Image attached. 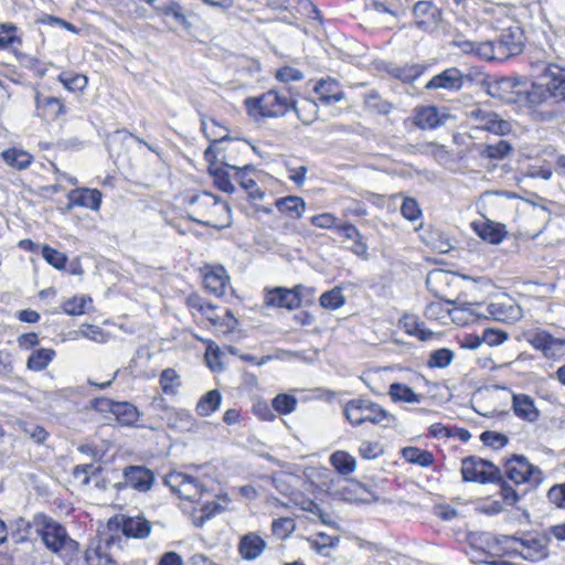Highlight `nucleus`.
I'll list each match as a JSON object with an SVG mask.
<instances>
[{
  "instance_id": "9b49d317",
  "label": "nucleus",
  "mask_w": 565,
  "mask_h": 565,
  "mask_svg": "<svg viewBox=\"0 0 565 565\" xmlns=\"http://www.w3.org/2000/svg\"><path fill=\"white\" fill-rule=\"evenodd\" d=\"M523 337L535 350L541 351L546 359L555 360L562 355L565 340L555 338L545 330H527L523 332Z\"/></svg>"
},
{
  "instance_id": "393cba45",
  "label": "nucleus",
  "mask_w": 565,
  "mask_h": 565,
  "mask_svg": "<svg viewBox=\"0 0 565 565\" xmlns=\"http://www.w3.org/2000/svg\"><path fill=\"white\" fill-rule=\"evenodd\" d=\"M70 206L77 205L98 211L102 203V193L96 189H77L68 194Z\"/></svg>"
},
{
  "instance_id": "4d7b16f0",
  "label": "nucleus",
  "mask_w": 565,
  "mask_h": 565,
  "mask_svg": "<svg viewBox=\"0 0 565 565\" xmlns=\"http://www.w3.org/2000/svg\"><path fill=\"white\" fill-rule=\"evenodd\" d=\"M296 524L291 518H279L271 524L274 535L279 539L288 537L295 530Z\"/></svg>"
},
{
  "instance_id": "4c0bfd02",
  "label": "nucleus",
  "mask_w": 565,
  "mask_h": 565,
  "mask_svg": "<svg viewBox=\"0 0 565 565\" xmlns=\"http://www.w3.org/2000/svg\"><path fill=\"white\" fill-rule=\"evenodd\" d=\"M209 172L214 179V184L218 190L225 193H233L235 186L231 181V174L226 170V167H217L216 164L209 163Z\"/></svg>"
},
{
  "instance_id": "f704fd0d",
  "label": "nucleus",
  "mask_w": 565,
  "mask_h": 565,
  "mask_svg": "<svg viewBox=\"0 0 565 565\" xmlns=\"http://www.w3.org/2000/svg\"><path fill=\"white\" fill-rule=\"evenodd\" d=\"M1 156L8 166L18 170L26 169L33 159L29 152L15 148L4 150Z\"/></svg>"
},
{
  "instance_id": "9d476101",
  "label": "nucleus",
  "mask_w": 565,
  "mask_h": 565,
  "mask_svg": "<svg viewBox=\"0 0 565 565\" xmlns=\"http://www.w3.org/2000/svg\"><path fill=\"white\" fill-rule=\"evenodd\" d=\"M505 475L515 484H539L543 480V472L533 466L525 457L515 456L505 463Z\"/></svg>"
},
{
  "instance_id": "338daca9",
  "label": "nucleus",
  "mask_w": 565,
  "mask_h": 565,
  "mask_svg": "<svg viewBox=\"0 0 565 565\" xmlns=\"http://www.w3.org/2000/svg\"><path fill=\"white\" fill-rule=\"evenodd\" d=\"M253 413L262 420H273L276 417L270 406L263 399L254 403Z\"/></svg>"
},
{
  "instance_id": "052dcab7",
  "label": "nucleus",
  "mask_w": 565,
  "mask_h": 565,
  "mask_svg": "<svg viewBox=\"0 0 565 565\" xmlns=\"http://www.w3.org/2000/svg\"><path fill=\"white\" fill-rule=\"evenodd\" d=\"M509 339V333L500 330L488 328L483 330L482 340L490 347L500 345Z\"/></svg>"
},
{
  "instance_id": "09e8293b",
  "label": "nucleus",
  "mask_w": 565,
  "mask_h": 565,
  "mask_svg": "<svg viewBox=\"0 0 565 565\" xmlns=\"http://www.w3.org/2000/svg\"><path fill=\"white\" fill-rule=\"evenodd\" d=\"M180 379L173 369H166L160 375V386L163 393L174 395L180 386Z\"/></svg>"
},
{
  "instance_id": "774afa93",
  "label": "nucleus",
  "mask_w": 565,
  "mask_h": 565,
  "mask_svg": "<svg viewBox=\"0 0 565 565\" xmlns=\"http://www.w3.org/2000/svg\"><path fill=\"white\" fill-rule=\"evenodd\" d=\"M547 498L556 507L565 509V484L552 487L547 492Z\"/></svg>"
},
{
  "instance_id": "423d86ee",
  "label": "nucleus",
  "mask_w": 565,
  "mask_h": 565,
  "mask_svg": "<svg viewBox=\"0 0 565 565\" xmlns=\"http://www.w3.org/2000/svg\"><path fill=\"white\" fill-rule=\"evenodd\" d=\"M214 143L210 145L204 152L205 160L209 163L216 164V162H221L222 166L233 171L242 167L238 156L242 151L247 150L245 145L226 139V136H222L218 139L215 138Z\"/></svg>"
},
{
  "instance_id": "69168bd1",
  "label": "nucleus",
  "mask_w": 565,
  "mask_h": 565,
  "mask_svg": "<svg viewBox=\"0 0 565 565\" xmlns=\"http://www.w3.org/2000/svg\"><path fill=\"white\" fill-rule=\"evenodd\" d=\"M209 321H211L214 326H217V322L221 321V315L216 312L217 307L211 302H202L194 306Z\"/></svg>"
},
{
  "instance_id": "0e129e2a",
  "label": "nucleus",
  "mask_w": 565,
  "mask_h": 565,
  "mask_svg": "<svg viewBox=\"0 0 565 565\" xmlns=\"http://www.w3.org/2000/svg\"><path fill=\"white\" fill-rule=\"evenodd\" d=\"M276 78L282 83L297 82L303 78V74L297 68L285 66L277 71Z\"/></svg>"
},
{
  "instance_id": "603ef678",
  "label": "nucleus",
  "mask_w": 565,
  "mask_h": 565,
  "mask_svg": "<svg viewBox=\"0 0 565 565\" xmlns=\"http://www.w3.org/2000/svg\"><path fill=\"white\" fill-rule=\"evenodd\" d=\"M273 486L284 495L291 497L294 495V486L292 481L296 479L292 475H287L284 472L277 473L271 478Z\"/></svg>"
},
{
  "instance_id": "2f4dec72",
  "label": "nucleus",
  "mask_w": 565,
  "mask_h": 565,
  "mask_svg": "<svg viewBox=\"0 0 565 565\" xmlns=\"http://www.w3.org/2000/svg\"><path fill=\"white\" fill-rule=\"evenodd\" d=\"M168 426L179 431H191L195 420L185 409H173L167 414Z\"/></svg>"
},
{
  "instance_id": "4be33fe9",
  "label": "nucleus",
  "mask_w": 565,
  "mask_h": 565,
  "mask_svg": "<svg viewBox=\"0 0 565 565\" xmlns=\"http://www.w3.org/2000/svg\"><path fill=\"white\" fill-rule=\"evenodd\" d=\"M512 409L515 416L529 423H535L541 415L534 399L530 395L521 393L512 395Z\"/></svg>"
},
{
  "instance_id": "473e14b6",
  "label": "nucleus",
  "mask_w": 565,
  "mask_h": 565,
  "mask_svg": "<svg viewBox=\"0 0 565 565\" xmlns=\"http://www.w3.org/2000/svg\"><path fill=\"white\" fill-rule=\"evenodd\" d=\"M114 415L116 416L117 420L125 426H139L137 422L140 417V413L137 407L128 402L116 403Z\"/></svg>"
},
{
  "instance_id": "f8f14e48",
  "label": "nucleus",
  "mask_w": 565,
  "mask_h": 565,
  "mask_svg": "<svg viewBox=\"0 0 565 565\" xmlns=\"http://www.w3.org/2000/svg\"><path fill=\"white\" fill-rule=\"evenodd\" d=\"M543 79L551 107L559 103H565V70L556 65H548L545 68Z\"/></svg>"
},
{
  "instance_id": "c85d7f7f",
  "label": "nucleus",
  "mask_w": 565,
  "mask_h": 565,
  "mask_svg": "<svg viewBox=\"0 0 565 565\" xmlns=\"http://www.w3.org/2000/svg\"><path fill=\"white\" fill-rule=\"evenodd\" d=\"M454 303V301H433L426 306L425 316L430 320H437L443 323H446L447 318H451L452 321H456V315L460 311L457 308H450Z\"/></svg>"
},
{
  "instance_id": "49530a36",
  "label": "nucleus",
  "mask_w": 565,
  "mask_h": 565,
  "mask_svg": "<svg viewBox=\"0 0 565 565\" xmlns=\"http://www.w3.org/2000/svg\"><path fill=\"white\" fill-rule=\"evenodd\" d=\"M297 406V398L290 394H278L271 402V407L281 415L292 413Z\"/></svg>"
},
{
  "instance_id": "bb28decb",
  "label": "nucleus",
  "mask_w": 565,
  "mask_h": 565,
  "mask_svg": "<svg viewBox=\"0 0 565 565\" xmlns=\"http://www.w3.org/2000/svg\"><path fill=\"white\" fill-rule=\"evenodd\" d=\"M494 41L497 47L502 52L500 53V61L521 52V36L510 29L503 30L500 36Z\"/></svg>"
},
{
  "instance_id": "7c9ffc66",
  "label": "nucleus",
  "mask_w": 565,
  "mask_h": 565,
  "mask_svg": "<svg viewBox=\"0 0 565 565\" xmlns=\"http://www.w3.org/2000/svg\"><path fill=\"white\" fill-rule=\"evenodd\" d=\"M275 206L280 213L291 218H300L303 215L307 205L302 198L297 195H287L277 199Z\"/></svg>"
},
{
  "instance_id": "e433bc0d",
  "label": "nucleus",
  "mask_w": 565,
  "mask_h": 565,
  "mask_svg": "<svg viewBox=\"0 0 565 565\" xmlns=\"http://www.w3.org/2000/svg\"><path fill=\"white\" fill-rule=\"evenodd\" d=\"M333 468L341 475H351L356 468V460L353 456L345 451L338 450L330 457Z\"/></svg>"
},
{
  "instance_id": "c03bdc74",
  "label": "nucleus",
  "mask_w": 565,
  "mask_h": 565,
  "mask_svg": "<svg viewBox=\"0 0 565 565\" xmlns=\"http://www.w3.org/2000/svg\"><path fill=\"white\" fill-rule=\"evenodd\" d=\"M58 81L70 92L83 90L88 83L87 77L85 75L74 74L71 72H62L58 75Z\"/></svg>"
},
{
  "instance_id": "dca6fc26",
  "label": "nucleus",
  "mask_w": 565,
  "mask_h": 565,
  "mask_svg": "<svg viewBox=\"0 0 565 565\" xmlns=\"http://www.w3.org/2000/svg\"><path fill=\"white\" fill-rule=\"evenodd\" d=\"M522 82L514 77H503L489 86V94L508 104H518Z\"/></svg>"
},
{
  "instance_id": "ea45409f",
  "label": "nucleus",
  "mask_w": 565,
  "mask_h": 565,
  "mask_svg": "<svg viewBox=\"0 0 565 565\" xmlns=\"http://www.w3.org/2000/svg\"><path fill=\"white\" fill-rule=\"evenodd\" d=\"M221 393L217 390H212L204 394L196 404V413L200 416H209L215 412L221 405Z\"/></svg>"
},
{
  "instance_id": "a878e982",
  "label": "nucleus",
  "mask_w": 565,
  "mask_h": 565,
  "mask_svg": "<svg viewBox=\"0 0 565 565\" xmlns=\"http://www.w3.org/2000/svg\"><path fill=\"white\" fill-rule=\"evenodd\" d=\"M319 100L326 105L338 103L344 98V93L334 79H321L315 87Z\"/></svg>"
},
{
  "instance_id": "13d9d810",
  "label": "nucleus",
  "mask_w": 565,
  "mask_h": 565,
  "mask_svg": "<svg viewBox=\"0 0 565 565\" xmlns=\"http://www.w3.org/2000/svg\"><path fill=\"white\" fill-rule=\"evenodd\" d=\"M480 439L482 443L493 449H500L509 443V438L501 433L486 430L481 434Z\"/></svg>"
},
{
  "instance_id": "39448f33",
  "label": "nucleus",
  "mask_w": 565,
  "mask_h": 565,
  "mask_svg": "<svg viewBox=\"0 0 565 565\" xmlns=\"http://www.w3.org/2000/svg\"><path fill=\"white\" fill-rule=\"evenodd\" d=\"M546 94L547 92L543 83H531L526 85L522 82L516 105L526 108L535 121H552L556 119L559 114L555 107H551Z\"/></svg>"
},
{
  "instance_id": "c9c22d12",
  "label": "nucleus",
  "mask_w": 565,
  "mask_h": 565,
  "mask_svg": "<svg viewBox=\"0 0 565 565\" xmlns=\"http://www.w3.org/2000/svg\"><path fill=\"white\" fill-rule=\"evenodd\" d=\"M394 402L420 403L423 395L415 393L409 386L402 383H393L388 391Z\"/></svg>"
},
{
  "instance_id": "72a5a7b5",
  "label": "nucleus",
  "mask_w": 565,
  "mask_h": 565,
  "mask_svg": "<svg viewBox=\"0 0 565 565\" xmlns=\"http://www.w3.org/2000/svg\"><path fill=\"white\" fill-rule=\"evenodd\" d=\"M440 117L436 107L428 106L417 109L415 125L422 129H431L440 125Z\"/></svg>"
},
{
  "instance_id": "b1692460",
  "label": "nucleus",
  "mask_w": 565,
  "mask_h": 565,
  "mask_svg": "<svg viewBox=\"0 0 565 565\" xmlns=\"http://www.w3.org/2000/svg\"><path fill=\"white\" fill-rule=\"evenodd\" d=\"M472 228L479 237L490 244H500L507 234L503 225L490 220L475 221Z\"/></svg>"
},
{
  "instance_id": "1a4fd4ad",
  "label": "nucleus",
  "mask_w": 565,
  "mask_h": 565,
  "mask_svg": "<svg viewBox=\"0 0 565 565\" xmlns=\"http://www.w3.org/2000/svg\"><path fill=\"white\" fill-rule=\"evenodd\" d=\"M461 475L465 481L478 483L497 482L501 480L499 468L492 462L478 457H467L462 459Z\"/></svg>"
},
{
  "instance_id": "5701e85b",
  "label": "nucleus",
  "mask_w": 565,
  "mask_h": 565,
  "mask_svg": "<svg viewBox=\"0 0 565 565\" xmlns=\"http://www.w3.org/2000/svg\"><path fill=\"white\" fill-rule=\"evenodd\" d=\"M416 24L420 28L435 25L441 17L440 10L430 1H418L413 8Z\"/></svg>"
},
{
  "instance_id": "412c9836",
  "label": "nucleus",
  "mask_w": 565,
  "mask_h": 565,
  "mask_svg": "<svg viewBox=\"0 0 565 565\" xmlns=\"http://www.w3.org/2000/svg\"><path fill=\"white\" fill-rule=\"evenodd\" d=\"M267 546L266 541L255 532L244 534L238 542L237 550L245 561H254L259 557Z\"/></svg>"
},
{
  "instance_id": "f03ea898",
  "label": "nucleus",
  "mask_w": 565,
  "mask_h": 565,
  "mask_svg": "<svg viewBox=\"0 0 565 565\" xmlns=\"http://www.w3.org/2000/svg\"><path fill=\"white\" fill-rule=\"evenodd\" d=\"M35 531L45 547L57 554L65 562H72L78 552V543L72 540L65 527L45 514L34 516Z\"/></svg>"
},
{
  "instance_id": "20e7f679",
  "label": "nucleus",
  "mask_w": 565,
  "mask_h": 565,
  "mask_svg": "<svg viewBox=\"0 0 565 565\" xmlns=\"http://www.w3.org/2000/svg\"><path fill=\"white\" fill-rule=\"evenodd\" d=\"M245 105L250 116L275 118L285 116L290 109L298 113L290 89L287 93L270 89L258 97H248Z\"/></svg>"
},
{
  "instance_id": "7ed1b4c3",
  "label": "nucleus",
  "mask_w": 565,
  "mask_h": 565,
  "mask_svg": "<svg viewBox=\"0 0 565 565\" xmlns=\"http://www.w3.org/2000/svg\"><path fill=\"white\" fill-rule=\"evenodd\" d=\"M192 203L194 214L192 220L194 222L215 228H223L230 225L231 209L218 196L203 192L196 195Z\"/></svg>"
},
{
  "instance_id": "680f3d73",
  "label": "nucleus",
  "mask_w": 565,
  "mask_h": 565,
  "mask_svg": "<svg viewBox=\"0 0 565 565\" xmlns=\"http://www.w3.org/2000/svg\"><path fill=\"white\" fill-rule=\"evenodd\" d=\"M401 213L405 218L409 221H416L422 215V211L418 206V203L413 198L404 199L403 204L401 206Z\"/></svg>"
},
{
  "instance_id": "0eeeda50",
  "label": "nucleus",
  "mask_w": 565,
  "mask_h": 565,
  "mask_svg": "<svg viewBox=\"0 0 565 565\" xmlns=\"http://www.w3.org/2000/svg\"><path fill=\"white\" fill-rule=\"evenodd\" d=\"M343 414L353 426H360L367 422L376 425L388 418V413L385 409L365 398L349 401L344 406Z\"/></svg>"
},
{
  "instance_id": "bf43d9fd",
  "label": "nucleus",
  "mask_w": 565,
  "mask_h": 565,
  "mask_svg": "<svg viewBox=\"0 0 565 565\" xmlns=\"http://www.w3.org/2000/svg\"><path fill=\"white\" fill-rule=\"evenodd\" d=\"M358 451L362 458L372 460L383 454V448L377 441L363 440L360 444Z\"/></svg>"
},
{
  "instance_id": "aec40b11",
  "label": "nucleus",
  "mask_w": 565,
  "mask_h": 565,
  "mask_svg": "<svg viewBox=\"0 0 565 565\" xmlns=\"http://www.w3.org/2000/svg\"><path fill=\"white\" fill-rule=\"evenodd\" d=\"M301 288V285L296 286L294 289L276 288L267 296L266 303L268 306L287 308L289 310L296 309L301 303L299 295V290Z\"/></svg>"
},
{
  "instance_id": "6ab92c4d",
  "label": "nucleus",
  "mask_w": 565,
  "mask_h": 565,
  "mask_svg": "<svg viewBox=\"0 0 565 565\" xmlns=\"http://www.w3.org/2000/svg\"><path fill=\"white\" fill-rule=\"evenodd\" d=\"M115 545L114 536H106L100 539L96 546L90 545L85 551V562L87 565H110L113 558L110 548Z\"/></svg>"
},
{
  "instance_id": "4468645a",
  "label": "nucleus",
  "mask_w": 565,
  "mask_h": 565,
  "mask_svg": "<svg viewBox=\"0 0 565 565\" xmlns=\"http://www.w3.org/2000/svg\"><path fill=\"white\" fill-rule=\"evenodd\" d=\"M469 76L457 67H449L431 77L425 85L428 90L444 89L448 92L460 90Z\"/></svg>"
},
{
  "instance_id": "3c124183",
  "label": "nucleus",
  "mask_w": 565,
  "mask_h": 565,
  "mask_svg": "<svg viewBox=\"0 0 565 565\" xmlns=\"http://www.w3.org/2000/svg\"><path fill=\"white\" fill-rule=\"evenodd\" d=\"M42 256L51 266L56 269H64L66 266L67 256L64 253L50 247L49 245H44L42 247Z\"/></svg>"
},
{
  "instance_id": "c756f323",
  "label": "nucleus",
  "mask_w": 565,
  "mask_h": 565,
  "mask_svg": "<svg viewBox=\"0 0 565 565\" xmlns=\"http://www.w3.org/2000/svg\"><path fill=\"white\" fill-rule=\"evenodd\" d=\"M227 282L228 277L222 266L211 268L203 278L204 287L218 297L225 294Z\"/></svg>"
},
{
  "instance_id": "6e6d98bb",
  "label": "nucleus",
  "mask_w": 565,
  "mask_h": 565,
  "mask_svg": "<svg viewBox=\"0 0 565 565\" xmlns=\"http://www.w3.org/2000/svg\"><path fill=\"white\" fill-rule=\"evenodd\" d=\"M425 71V67L420 64H414L402 68H395L393 75L405 83H412L418 78Z\"/></svg>"
},
{
  "instance_id": "864d4df0",
  "label": "nucleus",
  "mask_w": 565,
  "mask_h": 565,
  "mask_svg": "<svg viewBox=\"0 0 565 565\" xmlns=\"http://www.w3.org/2000/svg\"><path fill=\"white\" fill-rule=\"evenodd\" d=\"M500 50L495 41L477 42L476 55L486 61L500 60Z\"/></svg>"
},
{
  "instance_id": "cd10ccee",
  "label": "nucleus",
  "mask_w": 565,
  "mask_h": 565,
  "mask_svg": "<svg viewBox=\"0 0 565 565\" xmlns=\"http://www.w3.org/2000/svg\"><path fill=\"white\" fill-rule=\"evenodd\" d=\"M234 171V178L239 183V185L247 190L253 199L262 200L264 194L257 186L255 179L252 177V173L255 172L254 166L243 163L241 168Z\"/></svg>"
},
{
  "instance_id": "37998d69",
  "label": "nucleus",
  "mask_w": 565,
  "mask_h": 565,
  "mask_svg": "<svg viewBox=\"0 0 565 565\" xmlns=\"http://www.w3.org/2000/svg\"><path fill=\"white\" fill-rule=\"evenodd\" d=\"M55 352L51 349H40L34 351L28 359V367L33 371H43L52 361Z\"/></svg>"
},
{
  "instance_id": "f257e3e1",
  "label": "nucleus",
  "mask_w": 565,
  "mask_h": 565,
  "mask_svg": "<svg viewBox=\"0 0 565 565\" xmlns=\"http://www.w3.org/2000/svg\"><path fill=\"white\" fill-rule=\"evenodd\" d=\"M484 541L495 553L519 554L530 562L541 561L548 555L550 537L545 533L530 534L525 537L486 534Z\"/></svg>"
},
{
  "instance_id": "79ce46f5",
  "label": "nucleus",
  "mask_w": 565,
  "mask_h": 565,
  "mask_svg": "<svg viewBox=\"0 0 565 565\" xmlns=\"http://www.w3.org/2000/svg\"><path fill=\"white\" fill-rule=\"evenodd\" d=\"M320 306L327 310H338L345 303L342 287H334L323 292L319 299Z\"/></svg>"
},
{
  "instance_id": "a211bd4d",
  "label": "nucleus",
  "mask_w": 565,
  "mask_h": 565,
  "mask_svg": "<svg viewBox=\"0 0 565 565\" xmlns=\"http://www.w3.org/2000/svg\"><path fill=\"white\" fill-rule=\"evenodd\" d=\"M146 2L149 3L159 15L171 18L178 25L184 28L191 26L180 3L172 0H146Z\"/></svg>"
},
{
  "instance_id": "f3484780",
  "label": "nucleus",
  "mask_w": 565,
  "mask_h": 565,
  "mask_svg": "<svg viewBox=\"0 0 565 565\" xmlns=\"http://www.w3.org/2000/svg\"><path fill=\"white\" fill-rule=\"evenodd\" d=\"M125 484L140 492H146L151 489L154 475L153 472L142 466H129L124 470Z\"/></svg>"
},
{
  "instance_id": "6e6552de",
  "label": "nucleus",
  "mask_w": 565,
  "mask_h": 565,
  "mask_svg": "<svg viewBox=\"0 0 565 565\" xmlns=\"http://www.w3.org/2000/svg\"><path fill=\"white\" fill-rule=\"evenodd\" d=\"M164 483L180 499H185L191 502H200L206 493V489L196 478L180 471H171L166 475Z\"/></svg>"
},
{
  "instance_id": "58836bf2",
  "label": "nucleus",
  "mask_w": 565,
  "mask_h": 565,
  "mask_svg": "<svg viewBox=\"0 0 565 565\" xmlns=\"http://www.w3.org/2000/svg\"><path fill=\"white\" fill-rule=\"evenodd\" d=\"M399 326L409 335H414L422 341H426L431 338L433 332L420 327L419 320L413 315H405L399 320Z\"/></svg>"
},
{
  "instance_id": "e2e57ef3",
  "label": "nucleus",
  "mask_w": 565,
  "mask_h": 565,
  "mask_svg": "<svg viewBox=\"0 0 565 565\" xmlns=\"http://www.w3.org/2000/svg\"><path fill=\"white\" fill-rule=\"evenodd\" d=\"M43 110L45 115L57 118L65 111V106L60 98L47 97L43 102Z\"/></svg>"
},
{
  "instance_id": "2eb2a0df",
  "label": "nucleus",
  "mask_w": 565,
  "mask_h": 565,
  "mask_svg": "<svg viewBox=\"0 0 565 565\" xmlns=\"http://www.w3.org/2000/svg\"><path fill=\"white\" fill-rule=\"evenodd\" d=\"M469 117L473 120L478 129L488 130L500 136L507 135L511 130V124L499 118V116L492 111L476 108L469 113Z\"/></svg>"
},
{
  "instance_id": "de8ad7c7",
  "label": "nucleus",
  "mask_w": 565,
  "mask_h": 565,
  "mask_svg": "<svg viewBox=\"0 0 565 565\" xmlns=\"http://www.w3.org/2000/svg\"><path fill=\"white\" fill-rule=\"evenodd\" d=\"M454 352L449 349L441 348L430 353L427 365L429 367L445 369L451 364Z\"/></svg>"
},
{
  "instance_id": "a19ab883",
  "label": "nucleus",
  "mask_w": 565,
  "mask_h": 565,
  "mask_svg": "<svg viewBox=\"0 0 565 565\" xmlns=\"http://www.w3.org/2000/svg\"><path fill=\"white\" fill-rule=\"evenodd\" d=\"M403 458L420 467H429L434 462V456L430 451L417 447H405L402 450Z\"/></svg>"
},
{
  "instance_id": "ddd939ff",
  "label": "nucleus",
  "mask_w": 565,
  "mask_h": 565,
  "mask_svg": "<svg viewBox=\"0 0 565 565\" xmlns=\"http://www.w3.org/2000/svg\"><path fill=\"white\" fill-rule=\"evenodd\" d=\"M108 525L110 527L115 526L116 529L121 530V532L128 536L134 539H147L151 533V523L146 520L141 515L137 516H126L119 515L109 521Z\"/></svg>"
},
{
  "instance_id": "8fccbe9b",
  "label": "nucleus",
  "mask_w": 565,
  "mask_h": 565,
  "mask_svg": "<svg viewBox=\"0 0 565 565\" xmlns=\"http://www.w3.org/2000/svg\"><path fill=\"white\" fill-rule=\"evenodd\" d=\"M132 139L142 145H143V142H146L143 139L139 138L138 136L132 135L131 132H129L126 129H118L108 138L109 150L116 151V154L119 156L120 151L117 150V146L119 143L128 142Z\"/></svg>"
},
{
  "instance_id": "a18cd8bd",
  "label": "nucleus",
  "mask_w": 565,
  "mask_h": 565,
  "mask_svg": "<svg viewBox=\"0 0 565 565\" xmlns=\"http://www.w3.org/2000/svg\"><path fill=\"white\" fill-rule=\"evenodd\" d=\"M511 151L512 146L505 140H500L494 145H486L481 150V156L489 159L501 160Z\"/></svg>"
},
{
  "instance_id": "5fc2aeb1",
  "label": "nucleus",
  "mask_w": 565,
  "mask_h": 565,
  "mask_svg": "<svg viewBox=\"0 0 565 565\" xmlns=\"http://www.w3.org/2000/svg\"><path fill=\"white\" fill-rule=\"evenodd\" d=\"M100 472V468L93 465H77L73 469L74 479L78 480L82 484L87 486L90 482V477L96 476Z\"/></svg>"
}]
</instances>
